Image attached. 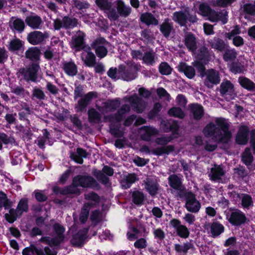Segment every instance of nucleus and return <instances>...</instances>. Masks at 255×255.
<instances>
[{
    "mask_svg": "<svg viewBox=\"0 0 255 255\" xmlns=\"http://www.w3.org/2000/svg\"><path fill=\"white\" fill-rule=\"evenodd\" d=\"M172 20L180 26L184 27L183 29V42L187 49L195 53L197 49L198 39L196 36L191 32L187 31L188 27L198 20L195 14H191L187 9L174 12L172 16Z\"/></svg>",
    "mask_w": 255,
    "mask_h": 255,
    "instance_id": "obj_1",
    "label": "nucleus"
},
{
    "mask_svg": "<svg viewBox=\"0 0 255 255\" xmlns=\"http://www.w3.org/2000/svg\"><path fill=\"white\" fill-rule=\"evenodd\" d=\"M230 125L225 119L217 118L215 123H210L203 129V132L207 137H211L218 143H227L232 133L229 131Z\"/></svg>",
    "mask_w": 255,
    "mask_h": 255,
    "instance_id": "obj_2",
    "label": "nucleus"
},
{
    "mask_svg": "<svg viewBox=\"0 0 255 255\" xmlns=\"http://www.w3.org/2000/svg\"><path fill=\"white\" fill-rule=\"evenodd\" d=\"M52 229L54 233L52 237L44 236L41 237L39 241L47 244L51 247L59 246L65 238V229L62 225L57 223L53 225Z\"/></svg>",
    "mask_w": 255,
    "mask_h": 255,
    "instance_id": "obj_3",
    "label": "nucleus"
},
{
    "mask_svg": "<svg viewBox=\"0 0 255 255\" xmlns=\"http://www.w3.org/2000/svg\"><path fill=\"white\" fill-rule=\"evenodd\" d=\"M138 70V66L135 64L128 66L121 65L119 67L118 74L123 80L130 81L136 78Z\"/></svg>",
    "mask_w": 255,
    "mask_h": 255,
    "instance_id": "obj_4",
    "label": "nucleus"
},
{
    "mask_svg": "<svg viewBox=\"0 0 255 255\" xmlns=\"http://www.w3.org/2000/svg\"><path fill=\"white\" fill-rule=\"evenodd\" d=\"M78 20L76 18L65 16L62 19L57 18L53 20V26L55 30H59L63 28L66 29H72L77 26Z\"/></svg>",
    "mask_w": 255,
    "mask_h": 255,
    "instance_id": "obj_5",
    "label": "nucleus"
},
{
    "mask_svg": "<svg viewBox=\"0 0 255 255\" xmlns=\"http://www.w3.org/2000/svg\"><path fill=\"white\" fill-rule=\"evenodd\" d=\"M40 69V66L36 63H32L25 68H20L19 73L24 80L27 82H37V72Z\"/></svg>",
    "mask_w": 255,
    "mask_h": 255,
    "instance_id": "obj_6",
    "label": "nucleus"
},
{
    "mask_svg": "<svg viewBox=\"0 0 255 255\" xmlns=\"http://www.w3.org/2000/svg\"><path fill=\"white\" fill-rule=\"evenodd\" d=\"M186 201L185 207L192 213H198L201 207L200 202L196 199L195 195L191 191L186 192L183 194Z\"/></svg>",
    "mask_w": 255,
    "mask_h": 255,
    "instance_id": "obj_7",
    "label": "nucleus"
},
{
    "mask_svg": "<svg viewBox=\"0 0 255 255\" xmlns=\"http://www.w3.org/2000/svg\"><path fill=\"white\" fill-rule=\"evenodd\" d=\"M96 3L100 9L104 11L109 19L117 17L116 6L113 5L112 0H96Z\"/></svg>",
    "mask_w": 255,
    "mask_h": 255,
    "instance_id": "obj_8",
    "label": "nucleus"
},
{
    "mask_svg": "<svg viewBox=\"0 0 255 255\" xmlns=\"http://www.w3.org/2000/svg\"><path fill=\"white\" fill-rule=\"evenodd\" d=\"M73 184L83 188H96L99 186L98 182L92 176L80 175L73 178Z\"/></svg>",
    "mask_w": 255,
    "mask_h": 255,
    "instance_id": "obj_9",
    "label": "nucleus"
},
{
    "mask_svg": "<svg viewBox=\"0 0 255 255\" xmlns=\"http://www.w3.org/2000/svg\"><path fill=\"white\" fill-rule=\"evenodd\" d=\"M109 43L103 37L94 40L91 44V48L94 49L97 56L100 58L105 57L108 54L107 45Z\"/></svg>",
    "mask_w": 255,
    "mask_h": 255,
    "instance_id": "obj_10",
    "label": "nucleus"
},
{
    "mask_svg": "<svg viewBox=\"0 0 255 255\" xmlns=\"http://www.w3.org/2000/svg\"><path fill=\"white\" fill-rule=\"evenodd\" d=\"M228 221L234 226H240L244 224L247 220L245 215L238 209L231 210L226 214Z\"/></svg>",
    "mask_w": 255,
    "mask_h": 255,
    "instance_id": "obj_11",
    "label": "nucleus"
},
{
    "mask_svg": "<svg viewBox=\"0 0 255 255\" xmlns=\"http://www.w3.org/2000/svg\"><path fill=\"white\" fill-rule=\"evenodd\" d=\"M219 91L221 95L224 97L227 101H230L234 99L236 96L234 86L229 80H223L220 85Z\"/></svg>",
    "mask_w": 255,
    "mask_h": 255,
    "instance_id": "obj_12",
    "label": "nucleus"
},
{
    "mask_svg": "<svg viewBox=\"0 0 255 255\" xmlns=\"http://www.w3.org/2000/svg\"><path fill=\"white\" fill-rule=\"evenodd\" d=\"M130 107L127 104L123 105L114 115L112 114L105 116L104 121L105 122H114L115 121L120 123L130 111Z\"/></svg>",
    "mask_w": 255,
    "mask_h": 255,
    "instance_id": "obj_13",
    "label": "nucleus"
},
{
    "mask_svg": "<svg viewBox=\"0 0 255 255\" xmlns=\"http://www.w3.org/2000/svg\"><path fill=\"white\" fill-rule=\"evenodd\" d=\"M124 100L125 101H128L130 103L133 110L138 113H142L146 106L145 101L139 97L136 94H134L130 96L125 97Z\"/></svg>",
    "mask_w": 255,
    "mask_h": 255,
    "instance_id": "obj_14",
    "label": "nucleus"
},
{
    "mask_svg": "<svg viewBox=\"0 0 255 255\" xmlns=\"http://www.w3.org/2000/svg\"><path fill=\"white\" fill-rule=\"evenodd\" d=\"M225 173L226 171L222 165L215 164L211 168L209 177L214 182L224 183L227 181V179L225 177Z\"/></svg>",
    "mask_w": 255,
    "mask_h": 255,
    "instance_id": "obj_15",
    "label": "nucleus"
},
{
    "mask_svg": "<svg viewBox=\"0 0 255 255\" xmlns=\"http://www.w3.org/2000/svg\"><path fill=\"white\" fill-rule=\"evenodd\" d=\"M204 76H205L204 84L208 88H212L214 85L218 84L220 82L219 72L214 69L206 70Z\"/></svg>",
    "mask_w": 255,
    "mask_h": 255,
    "instance_id": "obj_16",
    "label": "nucleus"
},
{
    "mask_svg": "<svg viewBox=\"0 0 255 255\" xmlns=\"http://www.w3.org/2000/svg\"><path fill=\"white\" fill-rule=\"evenodd\" d=\"M98 94L96 92H90L81 98L75 105L77 112L85 111L87 107L91 103L94 98H97Z\"/></svg>",
    "mask_w": 255,
    "mask_h": 255,
    "instance_id": "obj_17",
    "label": "nucleus"
},
{
    "mask_svg": "<svg viewBox=\"0 0 255 255\" xmlns=\"http://www.w3.org/2000/svg\"><path fill=\"white\" fill-rule=\"evenodd\" d=\"M169 186L178 191V196L182 198L186 192L185 188L182 184V179L176 174H172L168 178Z\"/></svg>",
    "mask_w": 255,
    "mask_h": 255,
    "instance_id": "obj_18",
    "label": "nucleus"
},
{
    "mask_svg": "<svg viewBox=\"0 0 255 255\" xmlns=\"http://www.w3.org/2000/svg\"><path fill=\"white\" fill-rule=\"evenodd\" d=\"M85 36L86 35L83 32L79 30L77 32V35L72 37L70 43L71 47L72 49H75V51L84 50L85 47L89 46L88 45H86L84 41Z\"/></svg>",
    "mask_w": 255,
    "mask_h": 255,
    "instance_id": "obj_19",
    "label": "nucleus"
},
{
    "mask_svg": "<svg viewBox=\"0 0 255 255\" xmlns=\"http://www.w3.org/2000/svg\"><path fill=\"white\" fill-rule=\"evenodd\" d=\"M169 225L175 229L177 236L181 238L187 239L189 237L190 232L185 225H182L181 222L176 219H172Z\"/></svg>",
    "mask_w": 255,
    "mask_h": 255,
    "instance_id": "obj_20",
    "label": "nucleus"
},
{
    "mask_svg": "<svg viewBox=\"0 0 255 255\" xmlns=\"http://www.w3.org/2000/svg\"><path fill=\"white\" fill-rule=\"evenodd\" d=\"M48 36V33L47 32H42L39 31H34L27 35V39L30 44L37 45L42 43Z\"/></svg>",
    "mask_w": 255,
    "mask_h": 255,
    "instance_id": "obj_21",
    "label": "nucleus"
},
{
    "mask_svg": "<svg viewBox=\"0 0 255 255\" xmlns=\"http://www.w3.org/2000/svg\"><path fill=\"white\" fill-rule=\"evenodd\" d=\"M116 11L117 13V17L114 19H110L111 21H116L118 20L120 16L123 17H128L131 12V8L127 5L123 0H116Z\"/></svg>",
    "mask_w": 255,
    "mask_h": 255,
    "instance_id": "obj_22",
    "label": "nucleus"
},
{
    "mask_svg": "<svg viewBox=\"0 0 255 255\" xmlns=\"http://www.w3.org/2000/svg\"><path fill=\"white\" fill-rule=\"evenodd\" d=\"M90 46H86L84 48L83 52L81 57L82 61L86 66L88 67H93L96 64V56L91 51Z\"/></svg>",
    "mask_w": 255,
    "mask_h": 255,
    "instance_id": "obj_23",
    "label": "nucleus"
},
{
    "mask_svg": "<svg viewBox=\"0 0 255 255\" xmlns=\"http://www.w3.org/2000/svg\"><path fill=\"white\" fill-rule=\"evenodd\" d=\"M121 105L119 100H108L103 102L98 108L99 110L103 114L115 111Z\"/></svg>",
    "mask_w": 255,
    "mask_h": 255,
    "instance_id": "obj_24",
    "label": "nucleus"
},
{
    "mask_svg": "<svg viewBox=\"0 0 255 255\" xmlns=\"http://www.w3.org/2000/svg\"><path fill=\"white\" fill-rule=\"evenodd\" d=\"M8 25L12 31H16L18 33H21L25 27L23 20L15 16H12L10 18L8 22Z\"/></svg>",
    "mask_w": 255,
    "mask_h": 255,
    "instance_id": "obj_25",
    "label": "nucleus"
},
{
    "mask_svg": "<svg viewBox=\"0 0 255 255\" xmlns=\"http://www.w3.org/2000/svg\"><path fill=\"white\" fill-rule=\"evenodd\" d=\"M159 30L162 35L166 38H168L171 33L175 31L173 23L168 18H165L159 25Z\"/></svg>",
    "mask_w": 255,
    "mask_h": 255,
    "instance_id": "obj_26",
    "label": "nucleus"
},
{
    "mask_svg": "<svg viewBox=\"0 0 255 255\" xmlns=\"http://www.w3.org/2000/svg\"><path fill=\"white\" fill-rule=\"evenodd\" d=\"M206 229H210V233L212 237L216 238L222 234L225 230L224 226L219 222L215 221L212 223H208Z\"/></svg>",
    "mask_w": 255,
    "mask_h": 255,
    "instance_id": "obj_27",
    "label": "nucleus"
},
{
    "mask_svg": "<svg viewBox=\"0 0 255 255\" xmlns=\"http://www.w3.org/2000/svg\"><path fill=\"white\" fill-rule=\"evenodd\" d=\"M26 24L32 29H40L43 24L42 18L37 15H31L25 18Z\"/></svg>",
    "mask_w": 255,
    "mask_h": 255,
    "instance_id": "obj_28",
    "label": "nucleus"
},
{
    "mask_svg": "<svg viewBox=\"0 0 255 255\" xmlns=\"http://www.w3.org/2000/svg\"><path fill=\"white\" fill-rule=\"evenodd\" d=\"M249 140V129L246 126L241 127L236 135V142L239 144H246Z\"/></svg>",
    "mask_w": 255,
    "mask_h": 255,
    "instance_id": "obj_29",
    "label": "nucleus"
},
{
    "mask_svg": "<svg viewBox=\"0 0 255 255\" xmlns=\"http://www.w3.org/2000/svg\"><path fill=\"white\" fill-rule=\"evenodd\" d=\"M191 116L196 120H200L204 115L203 107L198 104H191L189 105Z\"/></svg>",
    "mask_w": 255,
    "mask_h": 255,
    "instance_id": "obj_30",
    "label": "nucleus"
},
{
    "mask_svg": "<svg viewBox=\"0 0 255 255\" xmlns=\"http://www.w3.org/2000/svg\"><path fill=\"white\" fill-rule=\"evenodd\" d=\"M144 188L152 196L155 195L158 189V184L152 179L147 178L143 180Z\"/></svg>",
    "mask_w": 255,
    "mask_h": 255,
    "instance_id": "obj_31",
    "label": "nucleus"
},
{
    "mask_svg": "<svg viewBox=\"0 0 255 255\" xmlns=\"http://www.w3.org/2000/svg\"><path fill=\"white\" fill-rule=\"evenodd\" d=\"M179 71L183 72L189 79H192L195 76V70L192 66H189L185 63L181 62L178 66Z\"/></svg>",
    "mask_w": 255,
    "mask_h": 255,
    "instance_id": "obj_32",
    "label": "nucleus"
},
{
    "mask_svg": "<svg viewBox=\"0 0 255 255\" xmlns=\"http://www.w3.org/2000/svg\"><path fill=\"white\" fill-rule=\"evenodd\" d=\"M157 59V54L153 50L151 49L144 52L142 61L144 64L152 66L155 63Z\"/></svg>",
    "mask_w": 255,
    "mask_h": 255,
    "instance_id": "obj_33",
    "label": "nucleus"
},
{
    "mask_svg": "<svg viewBox=\"0 0 255 255\" xmlns=\"http://www.w3.org/2000/svg\"><path fill=\"white\" fill-rule=\"evenodd\" d=\"M136 180H137V178L135 174L125 175L121 180V186L124 189L128 188Z\"/></svg>",
    "mask_w": 255,
    "mask_h": 255,
    "instance_id": "obj_34",
    "label": "nucleus"
},
{
    "mask_svg": "<svg viewBox=\"0 0 255 255\" xmlns=\"http://www.w3.org/2000/svg\"><path fill=\"white\" fill-rule=\"evenodd\" d=\"M62 65L64 71L68 75L74 76L77 74V66L73 61H64Z\"/></svg>",
    "mask_w": 255,
    "mask_h": 255,
    "instance_id": "obj_35",
    "label": "nucleus"
},
{
    "mask_svg": "<svg viewBox=\"0 0 255 255\" xmlns=\"http://www.w3.org/2000/svg\"><path fill=\"white\" fill-rule=\"evenodd\" d=\"M197 59L207 64L211 59V55L207 47L201 46L198 51L196 55Z\"/></svg>",
    "mask_w": 255,
    "mask_h": 255,
    "instance_id": "obj_36",
    "label": "nucleus"
},
{
    "mask_svg": "<svg viewBox=\"0 0 255 255\" xmlns=\"http://www.w3.org/2000/svg\"><path fill=\"white\" fill-rule=\"evenodd\" d=\"M141 137V138L146 141H149L151 139V137L153 135L157 134L158 132V130L150 127H143L142 128Z\"/></svg>",
    "mask_w": 255,
    "mask_h": 255,
    "instance_id": "obj_37",
    "label": "nucleus"
},
{
    "mask_svg": "<svg viewBox=\"0 0 255 255\" xmlns=\"http://www.w3.org/2000/svg\"><path fill=\"white\" fill-rule=\"evenodd\" d=\"M86 238V233L84 231H79L73 235L71 240V243L73 246L81 247L84 244Z\"/></svg>",
    "mask_w": 255,
    "mask_h": 255,
    "instance_id": "obj_38",
    "label": "nucleus"
},
{
    "mask_svg": "<svg viewBox=\"0 0 255 255\" xmlns=\"http://www.w3.org/2000/svg\"><path fill=\"white\" fill-rule=\"evenodd\" d=\"M212 48L222 52L226 49V44L224 41L218 37H214L213 39L208 41Z\"/></svg>",
    "mask_w": 255,
    "mask_h": 255,
    "instance_id": "obj_39",
    "label": "nucleus"
},
{
    "mask_svg": "<svg viewBox=\"0 0 255 255\" xmlns=\"http://www.w3.org/2000/svg\"><path fill=\"white\" fill-rule=\"evenodd\" d=\"M140 20L145 23L147 25L150 24L157 25L159 23L158 20L154 16L150 13L145 12L142 14L140 17Z\"/></svg>",
    "mask_w": 255,
    "mask_h": 255,
    "instance_id": "obj_40",
    "label": "nucleus"
},
{
    "mask_svg": "<svg viewBox=\"0 0 255 255\" xmlns=\"http://www.w3.org/2000/svg\"><path fill=\"white\" fill-rule=\"evenodd\" d=\"M22 255H44L43 249L38 248L34 245H31L29 247L24 248L22 252Z\"/></svg>",
    "mask_w": 255,
    "mask_h": 255,
    "instance_id": "obj_41",
    "label": "nucleus"
},
{
    "mask_svg": "<svg viewBox=\"0 0 255 255\" xmlns=\"http://www.w3.org/2000/svg\"><path fill=\"white\" fill-rule=\"evenodd\" d=\"M88 155L85 150L82 148H78L76 153H72L70 157L77 163L82 164L83 162V157L86 158Z\"/></svg>",
    "mask_w": 255,
    "mask_h": 255,
    "instance_id": "obj_42",
    "label": "nucleus"
},
{
    "mask_svg": "<svg viewBox=\"0 0 255 255\" xmlns=\"http://www.w3.org/2000/svg\"><path fill=\"white\" fill-rule=\"evenodd\" d=\"M40 50L36 47L29 48L25 52V57L32 61H37L39 59Z\"/></svg>",
    "mask_w": 255,
    "mask_h": 255,
    "instance_id": "obj_43",
    "label": "nucleus"
},
{
    "mask_svg": "<svg viewBox=\"0 0 255 255\" xmlns=\"http://www.w3.org/2000/svg\"><path fill=\"white\" fill-rule=\"evenodd\" d=\"M242 161L246 165L249 166L251 165L254 160V157L251 152V148L247 147L242 153L241 155Z\"/></svg>",
    "mask_w": 255,
    "mask_h": 255,
    "instance_id": "obj_44",
    "label": "nucleus"
},
{
    "mask_svg": "<svg viewBox=\"0 0 255 255\" xmlns=\"http://www.w3.org/2000/svg\"><path fill=\"white\" fill-rule=\"evenodd\" d=\"M238 81L242 87L248 91H253L255 90V83L249 79L244 77H240Z\"/></svg>",
    "mask_w": 255,
    "mask_h": 255,
    "instance_id": "obj_45",
    "label": "nucleus"
},
{
    "mask_svg": "<svg viewBox=\"0 0 255 255\" xmlns=\"http://www.w3.org/2000/svg\"><path fill=\"white\" fill-rule=\"evenodd\" d=\"M13 205L12 201L7 198L5 193L0 191V208H4V209H8Z\"/></svg>",
    "mask_w": 255,
    "mask_h": 255,
    "instance_id": "obj_46",
    "label": "nucleus"
},
{
    "mask_svg": "<svg viewBox=\"0 0 255 255\" xmlns=\"http://www.w3.org/2000/svg\"><path fill=\"white\" fill-rule=\"evenodd\" d=\"M110 132L116 137H121L123 136V132L120 129V125L119 123L115 121L110 122Z\"/></svg>",
    "mask_w": 255,
    "mask_h": 255,
    "instance_id": "obj_47",
    "label": "nucleus"
},
{
    "mask_svg": "<svg viewBox=\"0 0 255 255\" xmlns=\"http://www.w3.org/2000/svg\"><path fill=\"white\" fill-rule=\"evenodd\" d=\"M9 209V213L5 214L4 218L8 223H12L16 220L18 215H20V212L17 208H10Z\"/></svg>",
    "mask_w": 255,
    "mask_h": 255,
    "instance_id": "obj_48",
    "label": "nucleus"
},
{
    "mask_svg": "<svg viewBox=\"0 0 255 255\" xmlns=\"http://www.w3.org/2000/svg\"><path fill=\"white\" fill-rule=\"evenodd\" d=\"M45 98V94L41 88L35 87L33 89L31 94V99L32 100L37 99L39 101H43Z\"/></svg>",
    "mask_w": 255,
    "mask_h": 255,
    "instance_id": "obj_49",
    "label": "nucleus"
},
{
    "mask_svg": "<svg viewBox=\"0 0 255 255\" xmlns=\"http://www.w3.org/2000/svg\"><path fill=\"white\" fill-rule=\"evenodd\" d=\"M174 150V146L172 145H168L167 146L159 147L155 148L152 151V153L156 155H161L163 154H168Z\"/></svg>",
    "mask_w": 255,
    "mask_h": 255,
    "instance_id": "obj_50",
    "label": "nucleus"
},
{
    "mask_svg": "<svg viewBox=\"0 0 255 255\" xmlns=\"http://www.w3.org/2000/svg\"><path fill=\"white\" fill-rule=\"evenodd\" d=\"M88 119L90 123H98L101 121V116L100 113L93 108L89 110Z\"/></svg>",
    "mask_w": 255,
    "mask_h": 255,
    "instance_id": "obj_51",
    "label": "nucleus"
},
{
    "mask_svg": "<svg viewBox=\"0 0 255 255\" xmlns=\"http://www.w3.org/2000/svg\"><path fill=\"white\" fill-rule=\"evenodd\" d=\"M193 245L191 243L187 242L184 243L183 245L178 244H175L174 250L178 253L186 254L189 249L193 248Z\"/></svg>",
    "mask_w": 255,
    "mask_h": 255,
    "instance_id": "obj_52",
    "label": "nucleus"
},
{
    "mask_svg": "<svg viewBox=\"0 0 255 255\" xmlns=\"http://www.w3.org/2000/svg\"><path fill=\"white\" fill-rule=\"evenodd\" d=\"M168 114L170 116L183 119L185 116V113L179 107H173L169 110Z\"/></svg>",
    "mask_w": 255,
    "mask_h": 255,
    "instance_id": "obj_53",
    "label": "nucleus"
},
{
    "mask_svg": "<svg viewBox=\"0 0 255 255\" xmlns=\"http://www.w3.org/2000/svg\"><path fill=\"white\" fill-rule=\"evenodd\" d=\"M237 56V52L234 49H226L223 55V59L226 62L235 60Z\"/></svg>",
    "mask_w": 255,
    "mask_h": 255,
    "instance_id": "obj_54",
    "label": "nucleus"
},
{
    "mask_svg": "<svg viewBox=\"0 0 255 255\" xmlns=\"http://www.w3.org/2000/svg\"><path fill=\"white\" fill-rule=\"evenodd\" d=\"M90 209L89 203H86L84 205L83 207L81 210L79 218L80 221L82 223H85L89 217Z\"/></svg>",
    "mask_w": 255,
    "mask_h": 255,
    "instance_id": "obj_55",
    "label": "nucleus"
},
{
    "mask_svg": "<svg viewBox=\"0 0 255 255\" xmlns=\"http://www.w3.org/2000/svg\"><path fill=\"white\" fill-rule=\"evenodd\" d=\"M132 198L133 202L136 205H141L144 200L145 196L143 193L139 191L132 192Z\"/></svg>",
    "mask_w": 255,
    "mask_h": 255,
    "instance_id": "obj_56",
    "label": "nucleus"
},
{
    "mask_svg": "<svg viewBox=\"0 0 255 255\" xmlns=\"http://www.w3.org/2000/svg\"><path fill=\"white\" fill-rule=\"evenodd\" d=\"M153 39L154 35L150 29H144L141 31V39L143 41L149 42Z\"/></svg>",
    "mask_w": 255,
    "mask_h": 255,
    "instance_id": "obj_57",
    "label": "nucleus"
},
{
    "mask_svg": "<svg viewBox=\"0 0 255 255\" xmlns=\"http://www.w3.org/2000/svg\"><path fill=\"white\" fill-rule=\"evenodd\" d=\"M241 204L245 208H249L253 206V200L252 197L247 194H241Z\"/></svg>",
    "mask_w": 255,
    "mask_h": 255,
    "instance_id": "obj_58",
    "label": "nucleus"
},
{
    "mask_svg": "<svg viewBox=\"0 0 255 255\" xmlns=\"http://www.w3.org/2000/svg\"><path fill=\"white\" fill-rule=\"evenodd\" d=\"M160 127L165 132L176 129V125L167 120H161L160 121Z\"/></svg>",
    "mask_w": 255,
    "mask_h": 255,
    "instance_id": "obj_59",
    "label": "nucleus"
},
{
    "mask_svg": "<svg viewBox=\"0 0 255 255\" xmlns=\"http://www.w3.org/2000/svg\"><path fill=\"white\" fill-rule=\"evenodd\" d=\"M84 196L86 199L93 202V203H88L90 204V207L94 206L99 202L100 197L95 192H92L87 194H85Z\"/></svg>",
    "mask_w": 255,
    "mask_h": 255,
    "instance_id": "obj_60",
    "label": "nucleus"
},
{
    "mask_svg": "<svg viewBox=\"0 0 255 255\" xmlns=\"http://www.w3.org/2000/svg\"><path fill=\"white\" fill-rule=\"evenodd\" d=\"M94 175L96 177L98 180L102 184L106 186H109L110 185L109 182V178L106 176L105 174L101 171L98 170L95 171Z\"/></svg>",
    "mask_w": 255,
    "mask_h": 255,
    "instance_id": "obj_61",
    "label": "nucleus"
},
{
    "mask_svg": "<svg viewBox=\"0 0 255 255\" xmlns=\"http://www.w3.org/2000/svg\"><path fill=\"white\" fill-rule=\"evenodd\" d=\"M22 47V44L18 39H13L10 41L9 44L8 49L11 51L19 50Z\"/></svg>",
    "mask_w": 255,
    "mask_h": 255,
    "instance_id": "obj_62",
    "label": "nucleus"
},
{
    "mask_svg": "<svg viewBox=\"0 0 255 255\" xmlns=\"http://www.w3.org/2000/svg\"><path fill=\"white\" fill-rule=\"evenodd\" d=\"M78 186L73 185L67 186L62 189V194L66 195L69 194H79L80 190L77 188Z\"/></svg>",
    "mask_w": 255,
    "mask_h": 255,
    "instance_id": "obj_63",
    "label": "nucleus"
},
{
    "mask_svg": "<svg viewBox=\"0 0 255 255\" xmlns=\"http://www.w3.org/2000/svg\"><path fill=\"white\" fill-rule=\"evenodd\" d=\"M172 69L166 62H162L159 66V71L161 74L168 75L171 74Z\"/></svg>",
    "mask_w": 255,
    "mask_h": 255,
    "instance_id": "obj_64",
    "label": "nucleus"
}]
</instances>
